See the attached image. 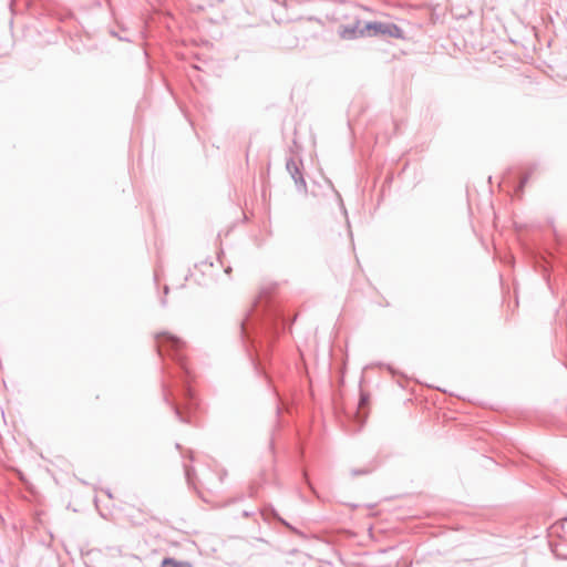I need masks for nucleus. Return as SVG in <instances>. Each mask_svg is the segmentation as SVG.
I'll return each mask as SVG.
<instances>
[{
    "label": "nucleus",
    "instance_id": "1",
    "mask_svg": "<svg viewBox=\"0 0 567 567\" xmlns=\"http://www.w3.org/2000/svg\"><path fill=\"white\" fill-rule=\"evenodd\" d=\"M369 34L378 35L383 34L395 39H403V30L395 23L390 22H369L365 25Z\"/></svg>",
    "mask_w": 567,
    "mask_h": 567
},
{
    "label": "nucleus",
    "instance_id": "2",
    "mask_svg": "<svg viewBox=\"0 0 567 567\" xmlns=\"http://www.w3.org/2000/svg\"><path fill=\"white\" fill-rule=\"evenodd\" d=\"M286 168L289 172V174H290L291 178L293 179L295 184L297 185V187L305 190L307 187V184L303 178L302 172L300 169V162H298L293 157H290L286 162Z\"/></svg>",
    "mask_w": 567,
    "mask_h": 567
},
{
    "label": "nucleus",
    "instance_id": "3",
    "mask_svg": "<svg viewBox=\"0 0 567 567\" xmlns=\"http://www.w3.org/2000/svg\"><path fill=\"white\" fill-rule=\"evenodd\" d=\"M156 342L159 353L162 352V348L164 344H169L176 351H178L184 344V342L179 338L172 336L167 332H162L157 334Z\"/></svg>",
    "mask_w": 567,
    "mask_h": 567
},
{
    "label": "nucleus",
    "instance_id": "4",
    "mask_svg": "<svg viewBox=\"0 0 567 567\" xmlns=\"http://www.w3.org/2000/svg\"><path fill=\"white\" fill-rule=\"evenodd\" d=\"M368 32L365 30V27L363 29H359L358 25H349L344 27L342 31L340 32L341 38L350 40L355 39L358 37H362Z\"/></svg>",
    "mask_w": 567,
    "mask_h": 567
},
{
    "label": "nucleus",
    "instance_id": "5",
    "mask_svg": "<svg viewBox=\"0 0 567 567\" xmlns=\"http://www.w3.org/2000/svg\"><path fill=\"white\" fill-rule=\"evenodd\" d=\"M162 567H193L189 561L176 560L172 557H166L162 561Z\"/></svg>",
    "mask_w": 567,
    "mask_h": 567
},
{
    "label": "nucleus",
    "instance_id": "6",
    "mask_svg": "<svg viewBox=\"0 0 567 567\" xmlns=\"http://www.w3.org/2000/svg\"><path fill=\"white\" fill-rule=\"evenodd\" d=\"M185 476L188 483H193L194 468L189 465H184Z\"/></svg>",
    "mask_w": 567,
    "mask_h": 567
},
{
    "label": "nucleus",
    "instance_id": "7",
    "mask_svg": "<svg viewBox=\"0 0 567 567\" xmlns=\"http://www.w3.org/2000/svg\"><path fill=\"white\" fill-rule=\"evenodd\" d=\"M173 410H174V413L176 415V417L181 421V422H189L188 420H186L182 413H181V410L176 406V405H172Z\"/></svg>",
    "mask_w": 567,
    "mask_h": 567
},
{
    "label": "nucleus",
    "instance_id": "8",
    "mask_svg": "<svg viewBox=\"0 0 567 567\" xmlns=\"http://www.w3.org/2000/svg\"><path fill=\"white\" fill-rule=\"evenodd\" d=\"M213 265H214V264H213V261H212V260L206 259V260L202 261L199 266H200V267H206V266H207V267H213Z\"/></svg>",
    "mask_w": 567,
    "mask_h": 567
},
{
    "label": "nucleus",
    "instance_id": "9",
    "mask_svg": "<svg viewBox=\"0 0 567 567\" xmlns=\"http://www.w3.org/2000/svg\"><path fill=\"white\" fill-rule=\"evenodd\" d=\"M527 179L528 177L527 176H524L519 183V189H522L524 187V185L527 183Z\"/></svg>",
    "mask_w": 567,
    "mask_h": 567
},
{
    "label": "nucleus",
    "instance_id": "10",
    "mask_svg": "<svg viewBox=\"0 0 567 567\" xmlns=\"http://www.w3.org/2000/svg\"><path fill=\"white\" fill-rule=\"evenodd\" d=\"M370 471L369 470H363V471H353L352 474L353 475H359V474H365V473H369Z\"/></svg>",
    "mask_w": 567,
    "mask_h": 567
},
{
    "label": "nucleus",
    "instance_id": "11",
    "mask_svg": "<svg viewBox=\"0 0 567 567\" xmlns=\"http://www.w3.org/2000/svg\"><path fill=\"white\" fill-rule=\"evenodd\" d=\"M241 332L244 334H247V328H246L245 323H241Z\"/></svg>",
    "mask_w": 567,
    "mask_h": 567
},
{
    "label": "nucleus",
    "instance_id": "12",
    "mask_svg": "<svg viewBox=\"0 0 567 567\" xmlns=\"http://www.w3.org/2000/svg\"><path fill=\"white\" fill-rule=\"evenodd\" d=\"M230 270H231V268H230V267H226L225 272H227V274H228V272H230Z\"/></svg>",
    "mask_w": 567,
    "mask_h": 567
},
{
    "label": "nucleus",
    "instance_id": "13",
    "mask_svg": "<svg viewBox=\"0 0 567 567\" xmlns=\"http://www.w3.org/2000/svg\"><path fill=\"white\" fill-rule=\"evenodd\" d=\"M186 393H187V395H188L189 398H192V392H190V390H189V389L186 391Z\"/></svg>",
    "mask_w": 567,
    "mask_h": 567
},
{
    "label": "nucleus",
    "instance_id": "14",
    "mask_svg": "<svg viewBox=\"0 0 567 567\" xmlns=\"http://www.w3.org/2000/svg\"><path fill=\"white\" fill-rule=\"evenodd\" d=\"M217 259H218V261H219L220 264H223V262H221V259H220V255H218V256H217Z\"/></svg>",
    "mask_w": 567,
    "mask_h": 567
},
{
    "label": "nucleus",
    "instance_id": "15",
    "mask_svg": "<svg viewBox=\"0 0 567 567\" xmlns=\"http://www.w3.org/2000/svg\"><path fill=\"white\" fill-rule=\"evenodd\" d=\"M162 305L165 306L166 305V300L165 299H162Z\"/></svg>",
    "mask_w": 567,
    "mask_h": 567
}]
</instances>
